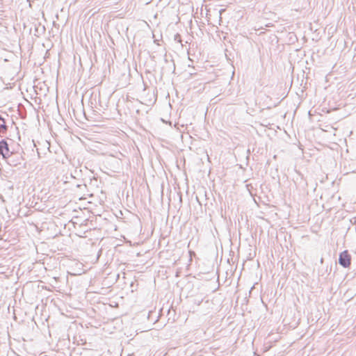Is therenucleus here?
Returning <instances> with one entry per match:
<instances>
[{
  "label": "nucleus",
  "mask_w": 356,
  "mask_h": 356,
  "mask_svg": "<svg viewBox=\"0 0 356 356\" xmlns=\"http://www.w3.org/2000/svg\"><path fill=\"white\" fill-rule=\"evenodd\" d=\"M81 186L86 187V184H83V185H82V184H77V185H76V187H77V188H81Z\"/></svg>",
  "instance_id": "0eeeda50"
},
{
  "label": "nucleus",
  "mask_w": 356,
  "mask_h": 356,
  "mask_svg": "<svg viewBox=\"0 0 356 356\" xmlns=\"http://www.w3.org/2000/svg\"><path fill=\"white\" fill-rule=\"evenodd\" d=\"M0 122H6V119L1 115H0Z\"/></svg>",
  "instance_id": "423d86ee"
},
{
  "label": "nucleus",
  "mask_w": 356,
  "mask_h": 356,
  "mask_svg": "<svg viewBox=\"0 0 356 356\" xmlns=\"http://www.w3.org/2000/svg\"><path fill=\"white\" fill-rule=\"evenodd\" d=\"M8 127L6 125V122H0V137H3L8 131Z\"/></svg>",
  "instance_id": "20e7f679"
},
{
  "label": "nucleus",
  "mask_w": 356,
  "mask_h": 356,
  "mask_svg": "<svg viewBox=\"0 0 356 356\" xmlns=\"http://www.w3.org/2000/svg\"><path fill=\"white\" fill-rule=\"evenodd\" d=\"M4 160L8 165L13 167H16L18 166L19 165H21L24 161V159L23 158L21 154L10 152Z\"/></svg>",
  "instance_id": "f257e3e1"
},
{
  "label": "nucleus",
  "mask_w": 356,
  "mask_h": 356,
  "mask_svg": "<svg viewBox=\"0 0 356 356\" xmlns=\"http://www.w3.org/2000/svg\"><path fill=\"white\" fill-rule=\"evenodd\" d=\"M339 264L343 268H349L351 264V255L348 250H344L339 254Z\"/></svg>",
  "instance_id": "f03ea898"
},
{
  "label": "nucleus",
  "mask_w": 356,
  "mask_h": 356,
  "mask_svg": "<svg viewBox=\"0 0 356 356\" xmlns=\"http://www.w3.org/2000/svg\"><path fill=\"white\" fill-rule=\"evenodd\" d=\"M1 239V238H0V240Z\"/></svg>",
  "instance_id": "6e6552de"
},
{
  "label": "nucleus",
  "mask_w": 356,
  "mask_h": 356,
  "mask_svg": "<svg viewBox=\"0 0 356 356\" xmlns=\"http://www.w3.org/2000/svg\"><path fill=\"white\" fill-rule=\"evenodd\" d=\"M10 152L9 145L6 139H2L0 141V156H2L3 159H5Z\"/></svg>",
  "instance_id": "7ed1b4c3"
},
{
  "label": "nucleus",
  "mask_w": 356,
  "mask_h": 356,
  "mask_svg": "<svg viewBox=\"0 0 356 356\" xmlns=\"http://www.w3.org/2000/svg\"><path fill=\"white\" fill-rule=\"evenodd\" d=\"M175 41H177L178 42H181V35L179 34V33H177L175 35Z\"/></svg>",
  "instance_id": "39448f33"
}]
</instances>
